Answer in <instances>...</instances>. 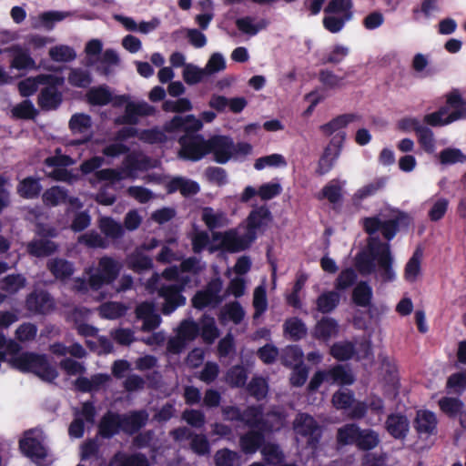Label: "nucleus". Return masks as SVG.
I'll use <instances>...</instances> for the list:
<instances>
[{
	"label": "nucleus",
	"instance_id": "nucleus-1",
	"mask_svg": "<svg viewBox=\"0 0 466 466\" xmlns=\"http://www.w3.org/2000/svg\"><path fill=\"white\" fill-rule=\"evenodd\" d=\"M376 261L380 280L383 283L394 281L396 274L390 243L382 242L379 237L369 238L367 249L356 254L354 266L361 276H369L376 271Z\"/></svg>",
	"mask_w": 466,
	"mask_h": 466
},
{
	"label": "nucleus",
	"instance_id": "nucleus-2",
	"mask_svg": "<svg viewBox=\"0 0 466 466\" xmlns=\"http://www.w3.org/2000/svg\"><path fill=\"white\" fill-rule=\"evenodd\" d=\"M446 105L437 111L426 114L423 123L436 127L450 125L461 119H466V100L459 89L453 88L445 95Z\"/></svg>",
	"mask_w": 466,
	"mask_h": 466
},
{
	"label": "nucleus",
	"instance_id": "nucleus-3",
	"mask_svg": "<svg viewBox=\"0 0 466 466\" xmlns=\"http://www.w3.org/2000/svg\"><path fill=\"white\" fill-rule=\"evenodd\" d=\"M12 365L22 372H32L44 381L53 382L58 372L53 367L46 354L25 351L11 360Z\"/></svg>",
	"mask_w": 466,
	"mask_h": 466
},
{
	"label": "nucleus",
	"instance_id": "nucleus-4",
	"mask_svg": "<svg viewBox=\"0 0 466 466\" xmlns=\"http://www.w3.org/2000/svg\"><path fill=\"white\" fill-rule=\"evenodd\" d=\"M411 218L404 211L398 210L390 219L382 221L378 216L367 217L362 219L364 231L370 236L381 232L382 237L389 242L392 240L402 228H408Z\"/></svg>",
	"mask_w": 466,
	"mask_h": 466
},
{
	"label": "nucleus",
	"instance_id": "nucleus-5",
	"mask_svg": "<svg viewBox=\"0 0 466 466\" xmlns=\"http://www.w3.org/2000/svg\"><path fill=\"white\" fill-rule=\"evenodd\" d=\"M269 416L275 418L276 423L263 418L262 406L250 405L242 411L240 422L252 430H264L268 433L280 430L284 425V416L280 412H272Z\"/></svg>",
	"mask_w": 466,
	"mask_h": 466
},
{
	"label": "nucleus",
	"instance_id": "nucleus-6",
	"mask_svg": "<svg viewBox=\"0 0 466 466\" xmlns=\"http://www.w3.org/2000/svg\"><path fill=\"white\" fill-rule=\"evenodd\" d=\"M177 141L180 145L178 157L181 159L197 162L208 155V139L198 132L184 134Z\"/></svg>",
	"mask_w": 466,
	"mask_h": 466
},
{
	"label": "nucleus",
	"instance_id": "nucleus-7",
	"mask_svg": "<svg viewBox=\"0 0 466 466\" xmlns=\"http://www.w3.org/2000/svg\"><path fill=\"white\" fill-rule=\"evenodd\" d=\"M121 265L111 257H102L96 273L91 274L88 284L93 290L100 289L105 284L113 283L119 276Z\"/></svg>",
	"mask_w": 466,
	"mask_h": 466
},
{
	"label": "nucleus",
	"instance_id": "nucleus-8",
	"mask_svg": "<svg viewBox=\"0 0 466 466\" xmlns=\"http://www.w3.org/2000/svg\"><path fill=\"white\" fill-rule=\"evenodd\" d=\"M345 139V132L337 133L330 139L318 161V166L315 170L317 176H324L334 167L336 161L341 154Z\"/></svg>",
	"mask_w": 466,
	"mask_h": 466
},
{
	"label": "nucleus",
	"instance_id": "nucleus-9",
	"mask_svg": "<svg viewBox=\"0 0 466 466\" xmlns=\"http://www.w3.org/2000/svg\"><path fill=\"white\" fill-rule=\"evenodd\" d=\"M187 281L188 278L187 277L181 284L162 285L158 289V296L164 299L161 309L164 315H169L178 307L186 304V298L182 295V291Z\"/></svg>",
	"mask_w": 466,
	"mask_h": 466
},
{
	"label": "nucleus",
	"instance_id": "nucleus-10",
	"mask_svg": "<svg viewBox=\"0 0 466 466\" xmlns=\"http://www.w3.org/2000/svg\"><path fill=\"white\" fill-rule=\"evenodd\" d=\"M214 240L221 239L223 248L231 253L248 249L257 239V235H252L248 230L242 236H238L235 230H228L224 233L213 232Z\"/></svg>",
	"mask_w": 466,
	"mask_h": 466
},
{
	"label": "nucleus",
	"instance_id": "nucleus-11",
	"mask_svg": "<svg viewBox=\"0 0 466 466\" xmlns=\"http://www.w3.org/2000/svg\"><path fill=\"white\" fill-rule=\"evenodd\" d=\"M234 142L230 137L215 135L208 139V155L212 153L218 164H226L233 156Z\"/></svg>",
	"mask_w": 466,
	"mask_h": 466
},
{
	"label": "nucleus",
	"instance_id": "nucleus-12",
	"mask_svg": "<svg viewBox=\"0 0 466 466\" xmlns=\"http://www.w3.org/2000/svg\"><path fill=\"white\" fill-rule=\"evenodd\" d=\"M55 301L51 295L44 289L34 290L25 298V309L38 315H46L55 309Z\"/></svg>",
	"mask_w": 466,
	"mask_h": 466
},
{
	"label": "nucleus",
	"instance_id": "nucleus-13",
	"mask_svg": "<svg viewBox=\"0 0 466 466\" xmlns=\"http://www.w3.org/2000/svg\"><path fill=\"white\" fill-rule=\"evenodd\" d=\"M202 127L203 123L194 115H187L186 116H175L163 126L165 133L184 132V134L198 132Z\"/></svg>",
	"mask_w": 466,
	"mask_h": 466
},
{
	"label": "nucleus",
	"instance_id": "nucleus-14",
	"mask_svg": "<svg viewBox=\"0 0 466 466\" xmlns=\"http://www.w3.org/2000/svg\"><path fill=\"white\" fill-rule=\"evenodd\" d=\"M33 430L25 432L24 438L19 441V450L32 461L45 460L47 457V451L38 439L32 436Z\"/></svg>",
	"mask_w": 466,
	"mask_h": 466
},
{
	"label": "nucleus",
	"instance_id": "nucleus-15",
	"mask_svg": "<svg viewBox=\"0 0 466 466\" xmlns=\"http://www.w3.org/2000/svg\"><path fill=\"white\" fill-rule=\"evenodd\" d=\"M82 418L76 417L69 425L68 433L74 438H82L85 433V420L88 423H94L96 410L95 404L91 400L82 403V408L79 412Z\"/></svg>",
	"mask_w": 466,
	"mask_h": 466
},
{
	"label": "nucleus",
	"instance_id": "nucleus-16",
	"mask_svg": "<svg viewBox=\"0 0 466 466\" xmlns=\"http://www.w3.org/2000/svg\"><path fill=\"white\" fill-rule=\"evenodd\" d=\"M122 431L121 414L107 410L97 424V433L105 440H110Z\"/></svg>",
	"mask_w": 466,
	"mask_h": 466
},
{
	"label": "nucleus",
	"instance_id": "nucleus-17",
	"mask_svg": "<svg viewBox=\"0 0 466 466\" xmlns=\"http://www.w3.org/2000/svg\"><path fill=\"white\" fill-rule=\"evenodd\" d=\"M272 220V214L265 205L253 208L246 219V230L252 235L264 231Z\"/></svg>",
	"mask_w": 466,
	"mask_h": 466
},
{
	"label": "nucleus",
	"instance_id": "nucleus-18",
	"mask_svg": "<svg viewBox=\"0 0 466 466\" xmlns=\"http://www.w3.org/2000/svg\"><path fill=\"white\" fill-rule=\"evenodd\" d=\"M388 433L396 440H404L410 431V421L406 415L390 413L385 421Z\"/></svg>",
	"mask_w": 466,
	"mask_h": 466
},
{
	"label": "nucleus",
	"instance_id": "nucleus-19",
	"mask_svg": "<svg viewBox=\"0 0 466 466\" xmlns=\"http://www.w3.org/2000/svg\"><path fill=\"white\" fill-rule=\"evenodd\" d=\"M122 431L128 435L137 433L148 420V413L145 410H133L128 414H121Z\"/></svg>",
	"mask_w": 466,
	"mask_h": 466
},
{
	"label": "nucleus",
	"instance_id": "nucleus-20",
	"mask_svg": "<svg viewBox=\"0 0 466 466\" xmlns=\"http://www.w3.org/2000/svg\"><path fill=\"white\" fill-rule=\"evenodd\" d=\"M265 433H268L264 430H252L244 433L239 438V446L245 454H253L262 448L265 443Z\"/></svg>",
	"mask_w": 466,
	"mask_h": 466
},
{
	"label": "nucleus",
	"instance_id": "nucleus-21",
	"mask_svg": "<svg viewBox=\"0 0 466 466\" xmlns=\"http://www.w3.org/2000/svg\"><path fill=\"white\" fill-rule=\"evenodd\" d=\"M437 423V418L432 411L419 410L417 411L413 426L420 436H430L436 433Z\"/></svg>",
	"mask_w": 466,
	"mask_h": 466
},
{
	"label": "nucleus",
	"instance_id": "nucleus-22",
	"mask_svg": "<svg viewBox=\"0 0 466 466\" xmlns=\"http://www.w3.org/2000/svg\"><path fill=\"white\" fill-rule=\"evenodd\" d=\"M59 246L56 242L46 238H34L26 245L27 253L35 258H46L58 251Z\"/></svg>",
	"mask_w": 466,
	"mask_h": 466
},
{
	"label": "nucleus",
	"instance_id": "nucleus-23",
	"mask_svg": "<svg viewBox=\"0 0 466 466\" xmlns=\"http://www.w3.org/2000/svg\"><path fill=\"white\" fill-rule=\"evenodd\" d=\"M46 268L56 279L61 281L69 279L75 272L73 262L63 258H50L46 262Z\"/></svg>",
	"mask_w": 466,
	"mask_h": 466
},
{
	"label": "nucleus",
	"instance_id": "nucleus-24",
	"mask_svg": "<svg viewBox=\"0 0 466 466\" xmlns=\"http://www.w3.org/2000/svg\"><path fill=\"white\" fill-rule=\"evenodd\" d=\"M63 102V94L58 88L43 87L37 96V104L43 111L58 109Z\"/></svg>",
	"mask_w": 466,
	"mask_h": 466
},
{
	"label": "nucleus",
	"instance_id": "nucleus-25",
	"mask_svg": "<svg viewBox=\"0 0 466 466\" xmlns=\"http://www.w3.org/2000/svg\"><path fill=\"white\" fill-rule=\"evenodd\" d=\"M108 466H150L146 454L135 452L127 454L117 451L110 460Z\"/></svg>",
	"mask_w": 466,
	"mask_h": 466
},
{
	"label": "nucleus",
	"instance_id": "nucleus-26",
	"mask_svg": "<svg viewBox=\"0 0 466 466\" xmlns=\"http://www.w3.org/2000/svg\"><path fill=\"white\" fill-rule=\"evenodd\" d=\"M360 116H359L358 114H342L332 118L328 123L321 125L319 127V129L324 136L329 137L336 131H338V133L341 132L340 130L342 128H345L349 124L360 120Z\"/></svg>",
	"mask_w": 466,
	"mask_h": 466
},
{
	"label": "nucleus",
	"instance_id": "nucleus-27",
	"mask_svg": "<svg viewBox=\"0 0 466 466\" xmlns=\"http://www.w3.org/2000/svg\"><path fill=\"white\" fill-rule=\"evenodd\" d=\"M351 299L356 306L369 308L373 299L372 288L367 281H360L352 290Z\"/></svg>",
	"mask_w": 466,
	"mask_h": 466
},
{
	"label": "nucleus",
	"instance_id": "nucleus-28",
	"mask_svg": "<svg viewBox=\"0 0 466 466\" xmlns=\"http://www.w3.org/2000/svg\"><path fill=\"white\" fill-rule=\"evenodd\" d=\"M42 191V186L38 178L26 177L22 179L17 187V194L25 199H34L39 197Z\"/></svg>",
	"mask_w": 466,
	"mask_h": 466
},
{
	"label": "nucleus",
	"instance_id": "nucleus-29",
	"mask_svg": "<svg viewBox=\"0 0 466 466\" xmlns=\"http://www.w3.org/2000/svg\"><path fill=\"white\" fill-rule=\"evenodd\" d=\"M283 331L292 341H299L306 337L308 329L299 318L292 317L285 320Z\"/></svg>",
	"mask_w": 466,
	"mask_h": 466
},
{
	"label": "nucleus",
	"instance_id": "nucleus-30",
	"mask_svg": "<svg viewBox=\"0 0 466 466\" xmlns=\"http://www.w3.org/2000/svg\"><path fill=\"white\" fill-rule=\"evenodd\" d=\"M386 180L387 179L385 177H379L359 188L352 197L353 204L357 206L360 204L362 200L375 196L379 191L385 187Z\"/></svg>",
	"mask_w": 466,
	"mask_h": 466
},
{
	"label": "nucleus",
	"instance_id": "nucleus-31",
	"mask_svg": "<svg viewBox=\"0 0 466 466\" xmlns=\"http://www.w3.org/2000/svg\"><path fill=\"white\" fill-rule=\"evenodd\" d=\"M328 383L339 385H351L354 382V376L350 370L343 365L337 364L326 370Z\"/></svg>",
	"mask_w": 466,
	"mask_h": 466
},
{
	"label": "nucleus",
	"instance_id": "nucleus-32",
	"mask_svg": "<svg viewBox=\"0 0 466 466\" xmlns=\"http://www.w3.org/2000/svg\"><path fill=\"white\" fill-rule=\"evenodd\" d=\"M294 428L298 434L303 437H309L310 440L314 439L315 433L319 431V426L315 419L307 414H299V418L296 420Z\"/></svg>",
	"mask_w": 466,
	"mask_h": 466
},
{
	"label": "nucleus",
	"instance_id": "nucleus-33",
	"mask_svg": "<svg viewBox=\"0 0 466 466\" xmlns=\"http://www.w3.org/2000/svg\"><path fill=\"white\" fill-rule=\"evenodd\" d=\"M338 322L329 317H323L315 326L313 336L318 339L328 340L338 332Z\"/></svg>",
	"mask_w": 466,
	"mask_h": 466
},
{
	"label": "nucleus",
	"instance_id": "nucleus-34",
	"mask_svg": "<svg viewBox=\"0 0 466 466\" xmlns=\"http://www.w3.org/2000/svg\"><path fill=\"white\" fill-rule=\"evenodd\" d=\"M340 296L337 291H326L316 299V309L322 314L332 312L339 304Z\"/></svg>",
	"mask_w": 466,
	"mask_h": 466
},
{
	"label": "nucleus",
	"instance_id": "nucleus-35",
	"mask_svg": "<svg viewBox=\"0 0 466 466\" xmlns=\"http://www.w3.org/2000/svg\"><path fill=\"white\" fill-rule=\"evenodd\" d=\"M330 355L339 361L351 360L357 353L355 344L352 341L344 340L335 342L329 350Z\"/></svg>",
	"mask_w": 466,
	"mask_h": 466
},
{
	"label": "nucleus",
	"instance_id": "nucleus-36",
	"mask_svg": "<svg viewBox=\"0 0 466 466\" xmlns=\"http://www.w3.org/2000/svg\"><path fill=\"white\" fill-rule=\"evenodd\" d=\"M224 299V297H216L205 289L198 290L192 299V305L197 309H204L208 307L217 308Z\"/></svg>",
	"mask_w": 466,
	"mask_h": 466
},
{
	"label": "nucleus",
	"instance_id": "nucleus-37",
	"mask_svg": "<svg viewBox=\"0 0 466 466\" xmlns=\"http://www.w3.org/2000/svg\"><path fill=\"white\" fill-rule=\"evenodd\" d=\"M360 428L356 423H347L339 428L336 434L340 446L355 445Z\"/></svg>",
	"mask_w": 466,
	"mask_h": 466
},
{
	"label": "nucleus",
	"instance_id": "nucleus-38",
	"mask_svg": "<svg viewBox=\"0 0 466 466\" xmlns=\"http://www.w3.org/2000/svg\"><path fill=\"white\" fill-rule=\"evenodd\" d=\"M201 219L212 233L215 229L224 227L227 221L223 212H215L211 207L202 208Z\"/></svg>",
	"mask_w": 466,
	"mask_h": 466
},
{
	"label": "nucleus",
	"instance_id": "nucleus-39",
	"mask_svg": "<svg viewBox=\"0 0 466 466\" xmlns=\"http://www.w3.org/2000/svg\"><path fill=\"white\" fill-rule=\"evenodd\" d=\"M380 443L379 434L371 429H360L355 446L364 451H371Z\"/></svg>",
	"mask_w": 466,
	"mask_h": 466
},
{
	"label": "nucleus",
	"instance_id": "nucleus-40",
	"mask_svg": "<svg viewBox=\"0 0 466 466\" xmlns=\"http://www.w3.org/2000/svg\"><path fill=\"white\" fill-rule=\"evenodd\" d=\"M86 100L92 106H106L112 101V94L106 86H95L87 91Z\"/></svg>",
	"mask_w": 466,
	"mask_h": 466
},
{
	"label": "nucleus",
	"instance_id": "nucleus-41",
	"mask_svg": "<svg viewBox=\"0 0 466 466\" xmlns=\"http://www.w3.org/2000/svg\"><path fill=\"white\" fill-rule=\"evenodd\" d=\"M421 258H422V251L420 248H417L410 258L405 265L404 268V279L408 282L416 281L418 276L420 274L421 270Z\"/></svg>",
	"mask_w": 466,
	"mask_h": 466
},
{
	"label": "nucleus",
	"instance_id": "nucleus-42",
	"mask_svg": "<svg viewBox=\"0 0 466 466\" xmlns=\"http://www.w3.org/2000/svg\"><path fill=\"white\" fill-rule=\"evenodd\" d=\"M67 198V189L59 186L47 188L42 195L44 204L49 207H56L61 203H66Z\"/></svg>",
	"mask_w": 466,
	"mask_h": 466
},
{
	"label": "nucleus",
	"instance_id": "nucleus-43",
	"mask_svg": "<svg viewBox=\"0 0 466 466\" xmlns=\"http://www.w3.org/2000/svg\"><path fill=\"white\" fill-rule=\"evenodd\" d=\"M99 228L107 238L117 239L124 236L123 226L110 217H104L99 221Z\"/></svg>",
	"mask_w": 466,
	"mask_h": 466
},
{
	"label": "nucleus",
	"instance_id": "nucleus-44",
	"mask_svg": "<svg viewBox=\"0 0 466 466\" xmlns=\"http://www.w3.org/2000/svg\"><path fill=\"white\" fill-rule=\"evenodd\" d=\"M127 307L116 301H109L102 304L99 308V314L106 319H116L126 315Z\"/></svg>",
	"mask_w": 466,
	"mask_h": 466
},
{
	"label": "nucleus",
	"instance_id": "nucleus-45",
	"mask_svg": "<svg viewBox=\"0 0 466 466\" xmlns=\"http://www.w3.org/2000/svg\"><path fill=\"white\" fill-rule=\"evenodd\" d=\"M11 112L15 118L25 120H33L39 114L38 110L29 99L23 100L21 103L15 106Z\"/></svg>",
	"mask_w": 466,
	"mask_h": 466
},
{
	"label": "nucleus",
	"instance_id": "nucleus-46",
	"mask_svg": "<svg viewBox=\"0 0 466 466\" xmlns=\"http://www.w3.org/2000/svg\"><path fill=\"white\" fill-rule=\"evenodd\" d=\"M67 79L71 86L79 88H86L93 82L90 72L80 67L71 68Z\"/></svg>",
	"mask_w": 466,
	"mask_h": 466
},
{
	"label": "nucleus",
	"instance_id": "nucleus-47",
	"mask_svg": "<svg viewBox=\"0 0 466 466\" xmlns=\"http://www.w3.org/2000/svg\"><path fill=\"white\" fill-rule=\"evenodd\" d=\"M260 451L268 465L276 466L284 460V454L276 443H264Z\"/></svg>",
	"mask_w": 466,
	"mask_h": 466
},
{
	"label": "nucleus",
	"instance_id": "nucleus-48",
	"mask_svg": "<svg viewBox=\"0 0 466 466\" xmlns=\"http://www.w3.org/2000/svg\"><path fill=\"white\" fill-rule=\"evenodd\" d=\"M248 372L241 365L231 367L226 374V381L231 388H241L246 385Z\"/></svg>",
	"mask_w": 466,
	"mask_h": 466
},
{
	"label": "nucleus",
	"instance_id": "nucleus-49",
	"mask_svg": "<svg viewBox=\"0 0 466 466\" xmlns=\"http://www.w3.org/2000/svg\"><path fill=\"white\" fill-rule=\"evenodd\" d=\"M199 334L207 344H212L219 336V330L212 317L205 316L201 322Z\"/></svg>",
	"mask_w": 466,
	"mask_h": 466
},
{
	"label": "nucleus",
	"instance_id": "nucleus-50",
	"mask_svg": "<svg viewBox=\"0 0 466 466\" xmlns=\"http://www.w3.org/2000/svg\"><path fill=\"white\" fill-rule=\"evenodd\" d=\"M200 328L192 319H184L177 329V337L183 341H192L199 335Z\"/></svg>",
	"mask_w": 466,
	"mask_h": 466
},
{
	"label": "nucleus",
	"instance_id": "nucleus-51",
	"mask_svg": "<svg viewBox=\"0 0 466 466\" xmlns=\"http://www.w3.org/2000/svg\"><path fill=\"white\" fill-rule=\"evenodd\" d=\"M128 267L135 272L141 273L153 268V261L150 257L136 252L128 256Z\"/></svg>",
	"mask_w": 466,
	"mask_h": 466
},
{
	"label": "nucleus",
	"instance_id": "nucleus-52",
	"mask_svg": "<svg viewBox=\"0 0 466 466\" xmlns=\"http://www.w3.org/2000/svg\"><path fill=\"white\" fill-rule=\"evenodd\" d=\"M68 126L73 134L86 133L91 128V116L84 113L74 114L69 120Z\"/></svg>",
	"mask_w": 466,
	"mask_h": 466
},
{
	"label": "nucleus",
	"instance_id": "nucleus-53",
	"mask_svg": "<svg viewBox=\"0 0 466 466\" xmlns=\"http://www.w3.org/2000/svg\"><path fill=\"white\" fill-rule=\"evenodd\" d=\"M25 285V279L20 274H10L0 281V289L10 294H15Z\"/></svg>",
	"mask_w": 466,
	"mask_h": 466
},
{
	"label": "nucleus",
	"instance_id": "nucleus-54",
	"mask_svg": "<svg viewBox=\"0 0 466 466\" xmlns=\"http://www.w3.org/2000/svg\"><path fill=\"white\" fill-rule=\"evenodd\" d=\"M439 406L450 418H455L462 410L463 402L458 398L443 397L439 400Z\"/></svg>",
	"mask_w": 466,
	"mask_h": 466
},
{
	"label": "nucleus",
	"instance_id": "nucleus-55",
	"mask_svg": "<svg viewBox=\"0 0 466 466\" xmlns=\"http://www.w3.org/2000/svg\"><path fill=\"white\" fill-rule=\"evenodd\" d=\"M303 351L299 345L286 347L280 356L281 363L286 367H291L296 363H301Z\"/></svg>",
	"mask_w": 466,
	"mask_h": 466
},
{
	"label": "nucleus",
	"instance_id": "nucleus-56",
	"mask_svg": "<svg viewBox=\"0 0 466 466\" xmlns=\"http://www.w3.org/2000/svg\"><path fill=\"white\" fill-rule=\"evenodd\" d=\"M239 459L238 452L228 448L218 450L214 456L216 466H235Z\"/></svg>",
	"mask_w": 466,
	"mask_h": 466
},
{
	"label": "nucleus",
	"instance_id": "nucleus-57",
	"mask_svg": "<svg viewBox=\"0 0 466 466\" xmlns=\"http://www.w3.org/2000/svg\"><path fill=\"white\" fill-rule=\"evenodd\" d=\"M49 56L55 62H70L76 58V54L72 47L61 45L51 47Z\"/></svg>",
	"mask_w": 466,
	"mask_h": 466
},
{
	"label": "nucleus",
	"instance_id": "nucleus-58",
	"mask_svg": "<svg viewBox=\"0 0 466 466\" xmlns=\"http://www.w3.org/2000/svg\"><path fill=\"white\" fill-rule=\"evenodd\" d=\"M358 275L352 268H344L336 279L335 288L337 290H346L356 283Z\"/></svg>",
	"mask_w": 466,
	"mask_h": 466
},
{
	"label": "nucleus",
	"instance_id": "nucleus-59",
	"mask_svg": "<svg viewBox=\"0 0 466 466\" xmlns=\"http://www.w3.org/2000/svg\"><path fill=\"white\" fill-rule=\"evenodd\" d=\"M268 382L263 377H253L248 384L247 390L248 393L260 400L264 399L268 393Z\"/></svg>",
	"mask_w": 466,
	"mask_h": 466
},
{
	"label": "nucleus",
	"instance_id": "nucleus-60",
	"mask_svg": "<svg viewBox=\"0 0 466 466\" xmlns=\"http://www.w3.org/2000/svg\"><path fill=\"white\" fill-rule=\"evenodd\" d=\"M227 316L235 324H239L244 317L245 311L238 301H233L227 304L220 313V319Z\"/></svg>",
	"mask_w": 466,
	"mask_h": 466
},
{
	"label": "nucleus",
	"instance_id": "nucleus-61",
	"mask_svg": "<svg viewBox=\"0 0 466 466\" xmlns=\"http://www.w3.org/2000/svg\"><path fill=\"white\" fill-rule=\"evenodd\" d=\"M254 319L259 318L268 309L267 292L263 286L255 289L253 294Z\"/></svg>",
	"mask_w": 466,
	"mask_h": 466
},
{
	"label": "nucleus",
	"instance_id": "nucleus-62",
	"mask_svg": "<svg viewBox=\"0 0 466 466\" xmlns=\"http://www.w3.org/2000/svg\"><path fill=\"white\" fill-rule=\"evenodd\" d=\"M418 142L420 147L428 154H431L435 150V139L432 130L424 126L419 132L416 134Z\"/></svg>",
	"mask_w": 466,
	"mask_h": 466
},
{
	"label": "nucleus",
	"instance_id": "nucleus-63",
	"mask_svg": "<svg viewBox=\"0 0 466 466\" xmlns=\"http://www.w3.org/2000/svg\"><path fill=\"white\" fill-rule=\"evenodd\" d=\"M138 139L150 145L165 143L167 137L164 129L157 128L143 129L139 132Z\"/></svg>",
	"mask_w": 466,
	"mask_h": 466
},
{
	"label": "nucleus",
	"instance_id": "nucleus-64",
	"mask_svg": "<svg viewBox=\"0 0 466 466\" xmlns=\"http://www.w3.org/2000/svg\"><path fill=\"white\" fill-rule=\"evenodd\" d=\"M15 335L19 342L32 341L37 335V327L34 323L24 322L17 327Z\"/></svg>",
	"mask_w": 466,
	"mask_h": 466
}]
</instances>
